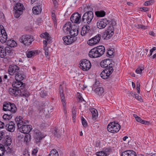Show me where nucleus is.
Instances as JSON below:
<instances>
[{
    "mask_svg": "<svg viewBox=\"0 0 156 156\" xmlns=\"http://www.w3.org/2000/svg\"><path fill=\"white\" fill-rule=\"evenodd\" d=\"M105 49L103 46H99L92 48L89 52V55L92 58L100 57L105 53Z\"/></svg>",
    "mask_w": 156,
    "mask_h": 156,
    "instance_id": "obj_1",
    "label": "nucleus"
},
{
    "mask_svg": "<svg viewBox=\"0 0 156 156\" xmlns=\"http://www.w3.org/2000/svg\"><path fill=\"white\" fill-rule=\"evenodd\" d=\"M94 17V13L92 11H87L83 15L81 21L87 25H90L92 24Z\"/></svg>",
    "mask_w": 156,
    "mask_h": 156,
    "instance_id": "obj_2",
    "label": "nucleus"
},
{
    "mask_svg": "<svg viewBox=\"0 0 156 156\" xmlns=\"http://www.w3.org/2000/svg\"><path fill=\"white\" fill-rule=\"evenodd\" d=\"M20 42L26 46L30 45L34 41L33 37L30 35H23L19 39Z\"/></svg>",
    "mask_w": 156,
    "mask_h": 156,
    "instance_id": "obj_3",
    "label": "nucleus"
},
{
    "mask_svg": "<svg viewBox=\"0 0 156 156\" xmlns=\"http://www.w3.org/2000/svg\"><path fill=\"white\" fill-rule=\"evenodd\" d=\"M120 129V126L116 122L110 123L108 126L107 129L108 131L113 133L118 132Z\"/></svg>",
    "mask_w": 156,
    "mask_h": 156,
    "instance_id": "obj_4",
    "label": "nucleus"
},
{
    "mask_svg": "<svg viewBox=\"0 0 156 156\" xmlns=\"http://www.w3.org/2000/svg\"><path fill=\"white\" fill-rule=\"evenodd\" d=\"M17 110V108L14 103L5 102L3 105V110L5 111H9L12 113H15Z\"/></svg>",
    "mask_w": 156,
    "mask_h": 156,
    "instance_id": "obj_5",
    "label": "nucleus"
},
{
    "mask_svg": "<svg viewBox=\"0 0 156 156\" xmlns=\"http://www.w3.org/2000/svg\"><path fill=\"white\" fill-rule=\"evenodd\" d=\"M25 8L22 4L17 3L16 4L14 7V14L16 18L19 17L23 13V12Z\"/></svg>",
    "mask_w": 156,
    "mask_h": 156,
    "instance_id": "obj_6",
    "label": "nucleus"
},
{
    "mask_svg": "<svg viewBox=\"0 0 156 156\" xmlns=\"http://www.w3.org/2000/svg\"><path fill=\"white\" fill-rule=\"evenodd\" d=\"M115 63L112 61H110L109 59H105L101 61L100 63L101 66L106 69L110 68L113 69V66Z\"/></svg>",
    "mask_w": 156,
    "mask_h": 156,
    "instance_id": "obj_7",
    "label": "nucleus"
},
{
    "mask_svg": "<svg viewBox=\"0 0 156 156\" xmlns=\"http://www.w3.org/2000/svg\"><path fill=\"white\" fill-rule=\"evenodd\" d=\"M80 67L83 71H87L91 67V64L90 62L87 60L83 59L80 62Z\"/></svg>",
    "mask_w": 156,
    "mask_h": 156,
    "instance_id": "obj_8",
    "label": "nucleus"
},
{
    "mask_svg": "<svg viewBox=\"0 0 156 156\" xmlns=\"http://www.w3.org/2000/svg\"><path fill=\"white\" fill-rule=\"evenodd\" d=\"M108 23V21L105 18L102 19L98 21L97 22V27L100 29H104Z\"/></svg>",
    "mask_w": 156,
    "mask_h": 156,
    "instance_id": "obj_9",
    "label": "nucleus"
},
{
    "mask_svg": "<svg viewBox=\"0 0 156 156\" xmlns=\"http://www.w3.org/2000/svg\"><path fill=\"white\" fill-rule=\"evenodd\" d=\"M81 15L79 13L73 14L71 16L70 20L73 23L79 24L81 21Z\"/></svg>",
    "mask_w": 156,
    "mask_h": 156,
    "instance_id": "obj_10",
    "label": "nucleus"
},
{
    "mask_svg": "<svg viewBox=\"0 0 156 156\" xmlns=\"http://www.w3.org/2000/svg\"><path fill=\"white\" fill-rule=\"evenodd\" d=\"M113 71V69H105L101 73V76L104 79H106L108 78L110 75L112 73Z\"/></svg>",
    "mask_w": 156,
    "mask_h": 156,
    "instance_id": "obj_11",
    "label": "nucleus"
},
{
    "mask_svg": "<svg viewBox=\"0 0 156 156\" xmlns=\"http://www.w3.org/2000/svg\"><path fill=\"white\" fill-rule=\"evenodd\" d=\"M40 36L45 39L43 41L44 47L45 48L47 47V44L50 42L51 41V38L50 37L49 34L47 32L42 33Z\"/></svg>",
    "mask_w": 156,
    "mask_h": 156,
    "instance_id": "obj_12",
    "label": "nucleus"
},
{
    "mask_svg": "<svg viewBox=\"0 0 156 156\" xmlns=\"http://www.w3.org/2000/svg\"><path fill=\"white\" fill-rule=\"evenodd\" d=\"M18 128L21 132L24 134L29 133L32 129V126L30 125H23Z\"/></svg>",
    "mask_w": 156,
    "mask_h": 156,
    "instance_id": "obj_13",
    "label": "nucleus"
},
{
    "mask_svg": "<svg viewBox=\"0 0 156 156\" xmlns=\"http://www.w3.org/2000/svg\"><path fill=\"white\" fill-rule=\"evenodd\" d=\"M20 67L16 65H11L8 69L9 74L11 75L17 73L20 70Z\"/></svg>",
    "mask_w": 156,
    "mask_h": 156,
    "instance_id": "obj_14",
    "label": "nucleus"
},
{
    "mask_svg": "<svg viewBox=\"0 0 156 156\" xmlns=\"http://www.w3.org/2000/svg\"><path fill=\"white\" fill-rule=\"evenodd\" d=\"M12 86L13 87L19 89V90H21L23 92L25 90H23L25 87V84L23 82L19 81H16L13 82Z\"/></svg>",
    "mask_w": 156,
    "mask_h": 156,
    "instance_id": "obj_15",
    "label": "nucleus"
},
{
    "mask_svg": "<svg viewBox=\"0 0 156 156\" xmlns=\"http://www.w3.org/2000/svg\"><path fill=\"white\" fill-rule=\"evenodd\" d=\"M63 40L66 44H70L76 41V37L67 36L64 37H63Z\"/></svg>",
    "mask_w": 156,
    "mask_h": 156,
    "instance_id": "obj_16",
    "label": "nucleus"
},
{
    "mask_svg": "<svg viewBox=\"0 0 156 156\" xmlns=\"http://www.w3.org/2000/svg\"><path fill=\"white\" fill-rule=\"evenodd\" d=\"M5 129L10 132H13L15 129V124L12 121L8 122H5Z\"/></svg>",
    "mask_w": 156,
    "mask_h": 156,
    "instance_id": "obj_17",
    "label": "nucleus"
},
{
    "mask_svg": "<svg viewBox=\"0 0 156 156\" xmlns=\"http://www.w3.org/2000/svg\"><path fill=\"white\" fill-rule=\"evenodd\" d=\"M90 25H87L83 26L82 28L81 32V35L84 36L85 35L88 34L90 31Z\"/></svg>",
    "mask_w": 156,
    "mask_h": 156,
    "instance_id": "obj_18",
    "label": "nucleus"
},
{
    "mask_svg": "<svg viewBox=\"0 0 156 156\" xmlns=\"http://www.w3.org/2000/svg\"><path fill=\"white\" fill-rule=\"evenodd\" d=\"M71 23L70 22L67 23L63 26V30L66 34H68L69 33L70 30L72 29Z\"/></svg>",
    "mask_w": 156,
    "mask_h": 156,
    "instance_id": "obj_19",
    "label": "nucleus"
},
{
    "mask_svg": "<svg viewBox=\"0 0 156 156\" xmlns=\"http://www.w3.org/2000/svg\"><path fill=\"white\" fill-rule=\"evenodd\" d=\"M35 138L36 142L37 143H39L43 138L42 137V134L38 130H35Z\"/></svg>",
    "mask_w": 156,
    "mask_h": 156,
    "instance_id": "obj_20",
    "label": "nucleus"
},
{
    "mask_svg": "<svg viewBox=\"0 0 156 156\" xmlns=\"http://www.w3.org/2000/svg\"><path fill=\"white\" fill-rule=\"evenodd\" d=\"M9 92L10 94L15 96H17L19 94L23 92L21 90H16L12 88H10L9 90Z\"/></svg>",
    "mask_w": 156,
    "mask_h": 156,
    "instance_id": "obj_21",
    "label": "nucleus"
},
{
    "mask_svg": "<svg viewBox=\"0 0 156 156\" xmlns=\"http://www.w3.org/2000/svg\"><path fill=\"white\" fill-rule=\"evenodd\" d=\"M109 154V148H106L102 151L96 153V155L98 156H107Z\"/></svg>",
    "mask_w": 156,
    "mask_h": 156,
    "instance_id": "obj_22",
    "label": "nucleus"
},
{
    "mask_svg": "<svg viewBox=\"0 0 156 156\" xmlns=\"http://www.w3.org/2000/svg\"><path fill=\"white\" fill-rule=\"evenodd\" d=\"M41 6L40 5H37L34 6L32 9L33 13L35 14H40L42 11Z\"/></svg>",
    "mask_w": 156,
    "mask_h": 156,
    "instance_id": "obj_23",
    "label": "nucleus"
},
{
    "mask_svg": "<svg viewBox=\"0 0 156 156\" xmlns=\"http://www.w3.org/2000/svg\"><path fill=\"white\" fill-rule=\"evenodd\" d=\"M23 118L21 116L17 117L16 118L15 120L18 128L20 127V126L23 125V122L22 120Z\"/></svg>",
    "mask_w": 156,
    "mask_h": 156,
    "instance_id": "obj_24",
    "label": "nucleus"
},
{
    "mask_svg": "<svg viewBox=\"0 0 156 156\" xmlns=\"http://www.w3.org/2000/svg\"><path fill=\"white\" fill-rule=\"evenodd\" d=\"M24 75L20 73L19 71L17 73L15 74V78L16 81H21L24 79Z\"/></svg>",
    "mask_w": 156,
    "mask_h": 156,
    "instance_id": "obj_25",
    "label": "nucleus"
},
{
    "mask_svg": "<svg viewBox=\"0 0 156 156\" xmlns=\"http://www.w3.org/2000/svg\"><path fill=\"white\" fill-rule=\"evenodd\" d=\"M95 92L99 96H101L104 94V89L102 87H99L96 88Z\"/></svg>",
    "mask_w": 156,
    "mask_h": 156,
    "instance_id": "obj_26",
    "label": "nucleus"
},
{
    "mask_svg": "<svg viewBox=\"0 0 156 156\" xmlns=\"http://www.w3.org/2000/svg\"><path fill=\"white\" fill-rule=\"evenodd\" d=\"M69 34L71 37H75L77 36L78 34V30L77 29L73 28L70 30Z\"/></svg>",
    "mask_w": 156,
    "mask_h": 156,
    "instance_id": "obj_27",
    "label": "nucleus"
},
{
    "mask_svg": "<svg viewBox=\"0 0 156 156\" xmlns=\"http://www.w3.org/2000/svg\"><path fill=\"white\" fill-rule=\"evenodd\" d=\"M95 14L97 17H102L106 15V12L103 10H99L95 12Z\"/></svg>",
    "mask_w": 156,
    "mask_h": 156,
    "instance_id": "obj_28",
    "label": "nucleus"
},
{
    "mask_svg": "<svg viewBox=\"0 0 156 156\" xmlns=\"http://www.w3.org/2000/svg\"><path fill=\"white\" fill-rule=\"evenodd\" d=\"M133 116L135 118L136 120L138 122H139L142 124H146L148 122L147 121L143 120L140 117L137 116L136 114H133Z\"/></svg>",
    "mask_w": 156,
    "mask_h": 156,
    "instance_id": "obj_29",
    "label": "nucleus"
},
{
    "mask_svg": "<svg viewBox=\"0 0 156 156\" xmlns=\"http://www.w3.org/2000/svg\"><path fill=\"white\" fill-rule=\"evenodd\" d=\"M6 55V52L4 50V47L3 46H0V58H3Z\"/></svg>",
    "mask_w": 156,
    "mask_h": 156,
    "instance_id": "obj_30",
    "label": "nucleus"
},
{
    "mask_svg": "<svg viewBox=\"0 0 156 156\" xmlns=\"http://www.w3.org/2000/svg\"><path fill=\"white\" fill-rule=\"evenodd\" d=\"M12 117V114H5L3 116V118L4 120V122H6V121L10 119Z\"/></svg>",
    "mask_w": 156,
    "mask_h": 156,
    "instance_id": "obj_31",
    "label": "nucleus"
},
{
    "mask_svg": "<svg viewBox=\"0 0 156 156\" xmlns=\"http://www.w3.org/2000/svg\"><path fill=\"white\" fill-rule=\"evenodd\" d=\"M5 140L4 143L5 145L8 146L11 145L12 143V140L10 137L7 136L5 139L4 138Z\"/></svg>",
    "mask_w": 156,
    "mask_h": 156,
    "instance_id": "obj_32",
    "label": "nucleus"
},
{
    "mask_svg": "<svg viewBox=\"0 0 156 156\" xmlns=\"http://www.w3.org/2000/svg\"><path fill=\"white\" fill-rule=\"evenodd\" d=\"M7 33L5 34H3V35L0 36V41L2 43H5L7 41Z\"/></svg>",
    "mask_w": 156,
    "mask_h": 156,
    "instance_id": "obj_33",
    "label": "nucleus"
},
{
    "mask_svg": "<svg viewBox=\"0 0 156 156\" xmlns=\"http://www.w3.org/2000/svg\"><path fill=\"white\" fill-rule=\"evenodd\" d=\"M64 133V130L61 129V130H59L57 131L56 130H55L54 132L55 135L57 137H60L62 133Z\"/></svg>",
    "mask_w": 156,
    "mask_h": 156,
    "instance_id": "obj_34",
    "label": "nucleus"
},
{
    "mask_svg": "<svg viewBox=\"0 0 156 156\" xmlns=\"http://www.w3.org/2000/svg\"><path fill=\"white\" fill-rule=\"evenodd\" d=\"M90 111L92 114V117L93 118H95L98 116V113L97 110L94 108H92L90 109Z\"/></svg>",
    "mask_w": 156,
    "mask_h": 156,
    "instance_id": "obj_35",
    "label": "nucleus"
},
{
    "mask_svg": "<svg viewBox=\"0 0 156 156\" xmlns=\"http://www.w3.org/2000/svg\"><path fill=\"white\" fill-rule=\"evenodd\" d=\"M60 95L61 97V99L62 104L65 105L66 103V99L64 95L63 94V91L61 92V90L60 91Z\"/></svg>",
    "mask_w": 156,
    "mask_h": 156,
    "instance_id": "obj_36",
    "label": "nucleus"
},
{
    "mask_svg": "<svg viewBox=\"0 0 156 156\" xmlns=\"http://www.w3.org/2000/svg\"><path fill=\"white\" fill-rule=\"evenodd\" d=\"M48 156H58V153L55 149H53L50 151Z\"/></svg>",
    "mask_w": 156,
    "mask_h": 156,
    "instance_id": "obj_37",
    "label": "nucleus"
},
{
    "mask_svg": "<svg viewBox=\"0 0 156 156\" xmlns=\"http://www.w3.org/2000/svg\"><path fill=\"white\" fill-rule=\"evenodd\" d=\"M36 51H30L27 53V57L28 58L32 57L35 55Z\"/></svg>",
    "mask_w": 156,
    "mask_h": 156,
    "instance_id": "obj_38",
    "label": "nucleus"
},
{
    "mask_svg": "<svg viewBox=\"0 0 156 156\" xmlns=\"http://www.w3.org/2000/svg\"><path fill=\"white\" fill-rule=\"evenodd\" d=\"M87 43L90 46H93L97 44L93 37L87 41Z\"/></svg>",
    "mask_w": 156,
    "mask_h": 156,
    "instance_id": "obj_39",
    "label": "nucleus"
},
{
    "mask_svg": "<svg viewBox=\"0 0 156 156\" xmlns=\"http://www.w3.org/2000/svg\"><path fill=\"white\" fill-rule=\"evenodd\" d=\"M97 44L100 41L101 39V35L97 34L93 37Z\"/></svg>",
    "mask_w": 156,
    "mask_h": 156,
    "instance_id": "obj_40",
    "label": "nucleus"
},
{
    "mask_svg": "<svg viewBox=\"0 0 156 156\" xmlns=\"http://www.w3.org/2000/svg\"><path fill=\"white\" fill-rule=\"evenodd\" d=\"M5 151V147L2 146V144H0V156H3Z\"/></svg>",
    "mask_w": 156,
    "mask_h": 156,
    "instance_id": "obj_41",
    "label": "nucleus"
},
{
    "mask_svg": "<svg viewBox=\"0 0 156 156\" xmlns=\"http://www.w3.org/2000/svg\"><path fill=\"white\" fill-rule=\"evenodd\" d=\"M50 49V48L48 47L47 48H44V53L46 57L48 59L49 58V49Z\"/></svg>",
    "mask_w": 156,
    "mask_h": 156,
    "instance_id": "obj_42",
    "label": "nucleus"
},
{
    "mask_svg": "<svg viewBox=\"0 0 156 156\" xmlns=\"http://www.w3.org/2000/svg\"><path fill=\"white\" fill-rule=\"evenodd\" d=\"M114 28L112 26H109L108 27L107 30L108 31L111 32L110 35H113L114 31Z\"/></svg>",
    "mask_w": 156,
    "mask_h": 156,
    "instance_id": "obj_43",
    "label": "nucleus"
},
{
    "mask_svg": "<svg viewBox=\"0 0 156 156\" xmlns=\"http://www.w3.org/2000/svg\"><path fill=\"white\" fill-rule=\"evenodd\" d=\"M129 156H136V153L133 151L128 150Z\"/></svg>",
    "mask_w": 156,
    "mask_h": 156,
    "instance_id": "obj_44",
    "label": "nucleus"
},
{
    "mask_svg": "<svg viewBox=\"0 0 156 156\" xmlns=\"http://www.w3.org/2000/svg\"><path fill=\"white\" fill-rule=\"evenodd\" d=\"M102 37L104 39L108 40L110 39L105 31L102 34Z\"/></svg>",
    "mask_w": 156,
    "mask_h": 156,
    "instance_id": "obj_45",
    "label": "nucleus"
},
{
    "mask_svg": "<svg viewBox=\"0 0 156 156\" xmlns=\"http://www.w3.org/2000/svg\"><path fill=\"white\" fill-rule=\"evenodd\" d=\"M76 112L75 109H73L72 111V118L73 122H75L76 118Z\"/></svg>",
    "mask_w": 156,
    "mask_h": 156,
    "instance_id": "obj_46",
    "label": "nucleus"
},
{
    "mask_svg": "<svg viewBox=\"0 0 156 156\" xmlns=\"http://www.w3.org/2000/svg\"><path fill=\"white\" fill-rule=\"evenodd\" d=\"M51 17L54 21V23L55 24L56 23V17L55 12H51Z\"/></svg>",
    "mask_w": 156,
    "mask_h": 156,
    "instance_id": "obj_47",
    "label": "nucleus"
},
{
    "mask_svg": "<svg viewBox=\"0 0 156 156\" xmlns=\"http://www.w3.org/2000/svg\"><path fill=\"white\" fill-rule=\"evenodd\" d=\"M114 49L113 48H111V49L108 50L107 52L108 55L110 56L112 55L114 53Z\"/></svg>",
    "mask_w": 156,
    "mask_h": 156,
    "instance_id": "obj_48",
    "label": "nucleus"
},
{
    "mask_svg": "<svg viewBox=\"0 0 156 156\" xmlns=\"http://www.w3.org/2000/svg\"><path fill=\"white\" fill-rule=\"evenodd\" d=\"M9 42H11V44L9 45L10 47H13L16 44V42L14 40L12 41L10 40H9Z\"/></svg>",
    "mask_w": 156,
    "mask_h": 156,
    "instance_id": "obj_49",
    "label": "nucleus"
},
{
    "mask_svg": "<svg viewBox=\"0 0 156 156\" xmlns=\"http://www.w3.org/2000/svg\"><path fill=\"white\" fill-rule=\"evenodd\" d=\"M153 2L152 0L144 2V5L145 6L149 5H151Z\"/></svg>",
    "mask_w": 156,
    "mask_h": 156,
    "instance_id": "obj_50",
    "label": "nucleus"
},
{
    "mask_svg": "<svg viewBox=\"0 0 156 156\" xmlns=\"http://www.w3.org/2000/svg\"><path fill=\"white\" fill-rule=\"evenodd\" d=\"M82 121V124L84 126H87V123L85 119L83 117L81 118Z\"/></svg>",
    "mask_w": 156,
    "mask_h": 156,
    "instance_id": "obj_51",
    "label": "nucleus"
},
{
    "mask_svg": "<svg viewBox=\"0 0 156 156\" xmlns=\"http://www.w3.org/2000/svg\"><path fill=\"white\" fill-rule=\"evenodd\" d=\"M40 94L41 97L44 98L47 95V93L44 91L42 90L40 93Z\"/></svg>",
    "mask_w": 156,
    "mask_h": 156,
    "instance_id": "obj_52",
    "label": "nucleus"
},
{
    "mask_svg": "<svg viewBox=\"0 0 156 156\" xmlns=\"http://www.w3.org/2000/svg\"><path fill=\"white\" fill-rule=\"evenodd\" d=\"M52 1L54 7L55 8H57L58 5V2L57 1V0H52Z\"/></svg>",
    "mask_w": 156,
    "mask_h": 156,
    "instance_id": "obj_53",
    "label": "nucleus"
},
{
    "mask_svg": "<svg viewBox=\"0 0 156 156\" xmlns=\"http://www.w3.org/2000/svg\"><path fill=\"white\" fill-rule=\"evenodd\" d=\"M128 150L124 151L121 154V156H129Z\"/></svg>",
    "mask_w": 156,
    "mask_h": 156,
    "instance_id": "obj_54",
    "label": "nucleus"
},
{
    "mask_svg": "<svg viewBox=\"0 0 156 156\" xmlns=\"http://www.w3.org/2000/svg\"><path fill=\"white\" fill-rule=\"evenodd\" d=\"M0 18L3 21H4L5 20L4 15L2 12L0 13Z\"/></svg>",
    "mask_w": 156,
    "mask_h": 156,
    "instance_id": "obj_55",
    "label": "nucleus"
},
{
    "mask_svg": "<svg viewBox=\"0 0 156 156\" xmlns=\"http://www.w3.org/2000/svg\"><path fill=\"white\" fill-rule=\"evenodd\" d=\"M5 134V133L2 131H0V140H1L4 137Z\"/></svg>",
    "mask_w": 156,
    "mask_h": 156,
    "instance_id": "obj_56",
    "label": "nucleus"
},
{
    "mask_svg": "<svg viewBox=\"0 0 156 156\" xmlns=\"http://www.w3.org/2000/svg\"><path fill=\"white\" fill-rule=\"evenodd\" d=\"M135 98L139 101H142V99H141V97L140 96H139L138 94H136Z\"/></svg>",
    "mask_w": 156,
    "mask_h": 156,
    "instance_id": "obj_57",
    "label": "nucleus"
},
{
    "mask_svg": "<svg viewBox=\"0 0 156 156\" xmlns=\"http://www.w3.org/2000/svg\"><path fill=\"white\" fill-rule=\"evenodd\" d=\"M142 69H140V68H137L136 70V72L137 74H140L142 73Z\"/></svg>",
    "mask_w": 156,
    "mask_h": 156,
    "instance_id": "obj_58",
    "label": "nucleus"
},
{
    "mask_svg": "<svg viewBox=\"0 0 156 156\" xmlns=\"http://www.w3.org/2000/svg\"><path fill=\"white\" fill-rule=\"evenodd\" d=\"M5 122L0 121V129L3 128L5 126Z\"/></svg>",
    "mask_w": 156,
    "mask_h": 156,
    "instance_id": "obj_59",
    "label": "nucleus"
},
{
    "mask_svg": "<svg viewBox=\"0 0 156 156\" xmlns=\"http://www.w3.org/2000/svg\"><path fill=\"white\" fill-rule=\"evenodd\" d=\"M140 9H142V10H141V11H144V12H147L149 10V9L146 7L141 8Z\"/></svg>",
    "mask_w": 156,
    "mask_h": 156,
    "instance_id": "obj_60",
    "label": "nucleus"
},
{
    "mask_svg": "<svg viewBox=\"0 0 156 156\" xmlns=\"http://www.w3.org/2000/svg\"><path fill=\"white\" fill-rule=\"evenodd\" d=\"M38 151V150L37 149H34L32 151V154L35 155L37 153Z\"/></svg>",
    "mask_w": 156,
    "mask_h": 156,
    "instance_id": "obj_61",
    "label": "nucleus"
},
{
    "mask_svg": "<svg viewBox=\"0 0 156 156\" xmlns=\"http://www.w3.org/2000/svg\"><path fill=\"white\" fill-rule=\"evenodd\" d=\"M6 34V33L5 30H2L0 31V36L3 35V34Z\"/></svg>",
    "mask_w": 156,
    "mask_h": 156,
    "instance_id": "obj_62",
    "label": "nucleus"
},
{
    "mask_svg": "<svg viewBox=\"0 0 156 156\" xmlns=\"http://www.w3.org/2000/svg\"><path fill=\"white\" fill-rule=\"evenodd\" d=\"M107 33V34L108 35V36H109V38H110L113 35H111L110 34H111V32L108 31L107 30H106L105 31Z\"/></svg>",
    "mask_w": 156,
    "mask_h": 156,
    "instance_id": "obj_63",
    "label": "nucleus"
},
{
    "mask_svg": "<svg viewBox=\"0 0 156 156\" xmlns=\"http://www.w3.org/2000/svg\"><path fill=\"white\" fill-rule=\"evenodd\" d=\"M11 49L9 47H4V50L5 51V52H6V51Z\"/></svg>",
    "mask_w": 156,
    "mask_h": 156,
    "instance_id": "obj_64",
    "label": "nucleus"
}]
</instances>
